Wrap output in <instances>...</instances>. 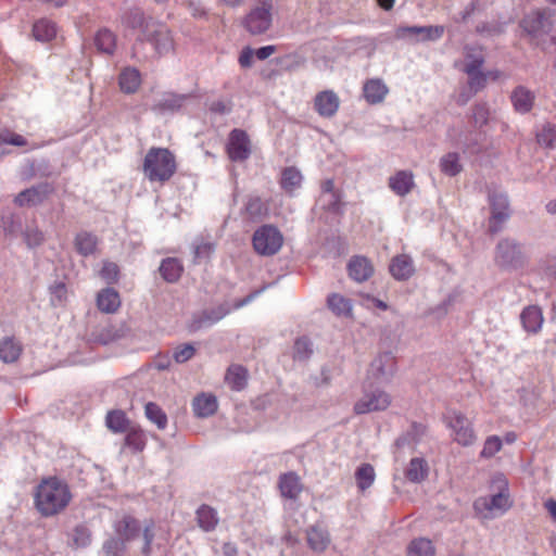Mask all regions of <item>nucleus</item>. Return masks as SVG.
I'll use <instances>...</instances> for the list:
<instances>
[{"instance_id": "obj_1", "label": "nucleus", "mask_w": 556, "mask_h": 556, "mask_svg": "<svg viewBox=\"0 0 556 556\" xmlns=\"http://www.w3.org/2000/svg\"><path fill=\"white\" fill-rule=\"evenodd\" d=\"M71 500L67 485L56 478L43 480L37 488L35 503L43 516H52L64 509Z\"/></svg>"}, {"instance_id": "obj_2", "label": "nucleus", "mask_w": 556, "mask_h": 556, "mask_svg": "<svg viewBox=\"0 0 556 556\" xmlns=\"http://www.w3.org/2000/svg\"><path fill=\"white\" fill-rule=\"evenodd\" d=\"M176 169L174 155L163 148H152L149 150L143 162L144 176L150 181H166Z\"/></svg>"}, {"instance_id": "obj_3", "label": "nucleus", "mask_w": 556, "mask_h": 556, "mask_svg": "<svg viewBox=\"0 0 556 556\" xmlns=\"http://www.w3.org/2000/svg\"><path fill=\"white\" fill-rule=\"evenodd\" d=\"M494 482L498 483V491L492 495L480 496L473 503L475 511L484 519L500 517L511 506L507 481L503 477H497Z\"/></svg>"}, {"instance_id": "obj_4", "label": "nucleus", "mask_w": 556, "mask_h": 556, "mask_svg": "<svg viewBox=\"0 0 556 556\" xmlns=\"http://www.w3.org/2000/svg\"><path fill=\"white\" fill-rule=\"evenodd\" d=\"M154 525L152 522L141 527L140 522L130 516H124L115 523V530L124 541H131L141 538L143 545L142 556H148L151 548V542L154 539Z\"/></svg>"}, {"instance_id": "obj_5", "label": "nucleus", "mask_w": 556, "mask_h": 556, "mask_svg": "<svg viewBox=\"0 0 556 556\" xmlns=\"http://www.w3.org/2000/svg\"><path fill=\"white\" fill-rule=\"evenodd\" d=\"M445 426L451 430L455 442L463 446H471L477 441L472 422L460 410L448 408L443 415Z\"/></svg>"}, {"instance_id": "obj_6", "label": "nucleus", "mask_w": 556, "mask_h": 556, "mask_svg": "<svg viewBox=\"0 0 556 556\" xmlns=\"http://www.w3.org/2000/svg\"><path fill=\"white\" fill-rule=\"evenodd\" d=\"M494 261L502 269H518L522 267L526 262L523 248L514 239H502L496 245Z\"/></svg>"}, {"instance_id": "obj_7", "label": "nucleus", "mask_w": 556, "mask_h": 556, "mask_svg": "<svg viewBox=\"0 0 556 556\" xmlns=\"http://www.w3.org/2000/svg\"><path fill=\"white\" fill-rule=\"evenodd\" d=\"M282 244L283 236L275 226L264 225L253 235V247L260 255L271 256L279 252Z\"/></svg>"}, {"instance_id": "obj_8", "label": "nucleus", "mask_w": 556, "mask_h": 556, "mask_svg": "<svg viewBox=\"0 0 556 556\" xmlns=\"http://www.w3.org/2000/svg\"><path fill=\"white\" fill-rule=\"evenodd\" d=\"M141 40L151 43L159 55L167 54L174 49L170 30L152 18L146 23Z\"/></svg>"}, {"instance_id": "obj_9", "label": "nucleus", "mask_w": 556, "mask_h": 556, "mask_svg": "<svg viewBox=\"0 0 556 556\" xmlns=\"http://www.w3.org/2000/svg\"><path fill=\"white\" fill-rule=\"evenodd\" d=\"M271 8L268 1L253 8L243 21L244 28L253 36L265 34L273 23Z\"/></svg>"}, {"instance_id": "obj_10", "label": "nucleus", "mask_w": 556, "mask_h": 556, "mask_svg": "<svg viewBox=\"0 0 556 556\" xmlns=\"http://www.w3.org/2000/svg\"><path fill=\"white\" fill-rule=\"evenodd\" d=\"M553 24L554 16L551 10L532 12L521 21L522 28L533 36L549 34Z\"/></svg>"}, {"instance_id": "obj_11", "label": "nucleus", "mask_w": 556, "mask_h": 556, "mask_svg": "<svg viewBox=\"0 0 556 556\" xmlns=\"http://www.w3.org/2000/svg\"><path fill=\"white\" fill-rule=\"evenodd\" d=\"M391 403L390 395L379 389L366 391L363 396L355 403L354 410L356 414H367L388 408Z\"/></svg>"}, {"instance_id": "obj_12", "label": "nucleus", "mask_w": 556, "mask_h": 556, "mask_svg": "<svg viewBox=\"0 0 556 556\" xmlns=\"http://www.w3.org/2000/svg\"><path fill=\"white\" fill-rule=\"evenodd\" d=\"M491 218L489 223V230L496 233L501 230L502 224L509 217L508 199L503 193L490 194Z\"/></svg>"}, {"instance_id": "obj_13", "label": "nucleus", "mask_w": 556, "mask_h": 556, "mask_svg": "<svg viewBox=\"0 0 556 556\" xmlns=\"http://www.w3.org/2000/svg\"><path fill=\"white\" fill-rule=\"evenodd\" d=\"M227 151L232 161H243L249 157L250 141L243 130L235 129L230 132Z\"/></svg>"}, {"instance_id": "obj_14", "label": "nucleus", "mask_w": 556, "mask_h": 556, "mask_svg": "<svg viewBox=\"0 0 556 556\" xmlns=\"http://www.w3.org/2000/svg\"><path fill=\"white\" fill-rule=\"evenodd\" d=\"M231 308L226 305L222 304L217 307L206 309L202 312L199 316L194 317L193 323L191 325L192 330H200L202 328H208L216 324L217 321L222 320L225 316H227L230 313Z\"/></svg>"}, {"instance_id": "obj_15", "label": "nucleus", "mask_w": 556, "mask_h": 556, "mask_svg": "<svg viewBox=\"0 0 556 556\" xmlns=\"http://www.w3.org/2000/svg\"><path fill=\"white\" fill-rule=\"evenodd\" d=\"M340 100L338 96L330 90L319 92L315 97L314 106L323 117L333 116L339 109Z\"/></svg>"}, {"instance_id": "obj_16", "label": "nucleus", "mask_w": 556, "mask_h": 556, "mask_svg": "<svg viewBox=\"0 0 556 556\" xmlns=\"http://www.w3.org/2000/svg\"><path fill=\"white\" fill-rule=\"evenodd\" d=\"M394 359L390 354L379 355L371 362L368 374L376 381H383L392 375Z\"/></svg>"}, {"instance_id": "obj_17", "label": "nucleus", "mask_w": 556, "mask_h": 556, "mask_svg": "<svg viewBox=\"0 0 556 556\" xmlns=\"http://www.w3.org/2000/svg\"><path fill=\"white\" fill-rule=\"evenodd\" d=\"M520 320L527 332L538 333L544 321L542 309L536 305L527 306L520 314Z\"/></svg>"}, {"instance_id": "obj_18", "label": "nucleus", "mask_w": 556, "mask_h": 556, "mask_svg": "<svg viewBox=\"0 0 556 556\" xmlns=\"http://www.w3.org/2000/svg\"><path fill=\"white\" fill-rule=\"evenodd\" d=\"M306 540L308 546L317 553L324 552L330 543L328 531L319 525L312 526L307 529Z\"/></svg>"}, {"instance_id": "obj_19", "label": "nucleus", "mask_w": 556, "mask_h": 556, "mask_svg": "<svg viewBox=\"0 0 556 556\" xmlns=\"http://www.w3.org/2000/svg\"><path fill=\"white\" fill-rule=\"evenodd\" d=\"M28 222L20 214L8 213L1 218V228L7 237H21Z\"/></svg>"}, {"instance_id": "obj_20", "label": "nucleus", "mask_w": 556, "mask_h": 556, "mask_svg": "<svg viewBox=\"0 0 556 556\" xmlns=\"http://www.w3.org/2000/svg\"><path fill=\"white\" fill-rule=\"evenodd\" d=\"M190 98L186 94L164 93L155 103V110L166 113L176 112L184 106Z\"/></svg>"}, {"instance_id": "obj_21", "label": "nucleus", "mask_w": 556, "mask_h": 556, "mask_svg": "<svg viewBox=\"0 0 556 556\" xmlns=\"http://www.w3.org/2000/svg\"><path fill=\"white\" fill-rule=\"evenodd\" d=\"M97 304L101 312L108 314L114 313L121 305L119 294L112 288L103 289L98 294Z\"/></svg>"}, {"instance_id": "obj_22", "label": "nucleus", "mask_w": 556, "mask_h": 556, "mask_svg": "<svg viewBox=\"0 0 556 556\" xmlns=\"http://www.w3.org/2000/svg\"><path fill=\"white\" fill-rule=\"evenodd\" d=\"M511 102L517 112L525 114L532 109L534 94L527 88L519 86L511 93Z\"/></svg>"}, {"instance_id": "obj_23", "label": "nucleus", "mask_w": 556, "mask_h": 556, "mask_svg": "<svg viewBox=\"0 0 556 556\" xmlns=\"http://www.w3.org/2000/svg\"><path fill=\"white\" fill-rule=\"evenodd\" d=\"M349 274L356 281L367 280L372 274V267L365 257H354L349 263Z\"/></svg>"}, {"instance_id": "obj_24", "label": "nucleus", "mask_w": 556, "mask_h": 556, "mask_svg": "<svg viewBox=\"0 0 556 556\" xmlns=\"http://www.w3.org/2000/svg\"><path fill=\"white\" fill-rule=\"evenodd\" d=\"M390 271L399 280L407 279L414 271L412 258L405 254L394 257L390 265Z\"/></svg>"}, {"instance_id": "obj_25", "label": "nucleus", "mask_w": 556, "mask_h": 556, "mask_svg": "<svg viewBox=\"0 0 556 556\" xmlns=\"http://www.w3.org/2000/svg\"><path fill=\"white\" fill-rule=\"evenodd\" d=\"M192 406L198 417L206 418L216 412L217 400L213 395L202 394L193 400Z\"/></svg>"}, {"instance_id": "obj_26", "label": "nucleus", "mask_w": 556, "mask_h": 556, "mask_svg": "<svg viewBox=\"0 0 556 556\" xmlns=\"http://www.w3.org/2000/svg\"><path fill=\"white\" fill-rule=\"evenodd\" d=\"M159 270L165 281L173 283L180 278L184 267L177 258L167 257L163 260Z\"/></svg>"}, {"instance_id": "obj_27", "label": "nucleus", "mask_w": 556, "mask_h": 556, "mask_svg": "<svg viewBox=\"0 0 556 556\" xmlns=\"http://www.w3.org/2000/svg\"><path fill=\"white\" fill-rule=\"evenodd\" d=\"M279 488L282 496L292 500L296 498L302 491L300 479L293 472L286 473L280 478Z\"/></svg>"}, {"instance_id": "obj_28", "label": "nucleus", "mask_w": 556, "mask_h": 556, "mask_svg": "<svg viewBox=\"0 0 556 556\" xmlns=\"http://www.w3.org/2000/svg\"><path fill=\"white\" fill-rule=\"evenodd\" d=\"M387 93L388 88L380 79H370L364 85V97L369 103L381 102Z\"/></svg>"}, {"instance_id": "obj_29", "label": "nucleus", "mask_w": 556, "mask_h": 556, "mask_svg": "<svg viewBox=\"0 0 556 556\" xmlns=\"http://www.w3.org/2000/svg\"><path fill=\"white\" fill-rule=\"evenodd\" d=\"M141 84L140 73L134 67H126L119 75V86L125 93H134Z\"/></svg>"}, {"instance_id": "obj_30", "label": "nucleus", "mask_w": 556, "mask_h": 556, "mask_svg": "<svg viewBox=\"0 0 556 556\" xmlns=\"http://www.w3.org/2000/svg\"><path fill=\"white\" fill-rule=\"evenodd\" d=\"M390 188L399 195H405L414 186V176L412 173L399 172L390 178Z\"/></svg>"}, {"instance_id": "obj_31", "label": "nucleus", "mask_w": 556, "mask_h": 556, "mask_svg": "<svg viewBox=\"0 0 556 556\" xmlns=\"http://www.w3.org/2000/svg\"><path fill=\"white\" fill-rule=\"evenodd\" d=\"M98 239L94 235L81 231L75 238L76 251L83 256L92 255L97 250Z\"/></svg>"}, {"instance_id": "obj_32", "label": "nucleus", "mask_w": 556, "mask_h": 556, "mask_svg": "<svg viewBox=\"0 0 556 556\" xmlns=\"http://www.w3.org/2000/svg\"><path fill=\"white\" fill-rule=\"evenodd\" d=\"M22 352V346L13 338H3L0 340V359L4 363L15 362Z\"/></svg>"}, {"instance_id": "obj_33", "label": "nucleus", "mask_w": 556, "mask_h": 556, "mask_svg": "<svg viewBox=\"0 0 556 556\" xmlns=\"http://www.w3.org/2000/svg\"><path fill=\"white\" fill-rule=\"evenodd\" d=\"M197 520L199 527L206 532L214 530L219 521L216 510L207 505L197 510Z\"/></svg>"}, {"instance_id": "obj_34", "label": "nucleus", "mask_w": 556, "mask_h": 556, "mask_svg": "<svg viewBox=\"0 0 556 556\" xmlns=\"http://www.w3.org/2000/svg\"><path fill=\"white\" fill-rule=\"evenodd\" d=\"M33 35L38 41H50L56 35V26L53 22L42 18L34 24Z\"/></svg>"}, {"instance_id": "obj_35", "label": "nucleus", "mask_w": 556, "mask_h": 556, "mask_svg": "<svg viewBox=\"0 0 556 556\" xmlns=\"http://www.w3.org/2000/svg\"><path fill=\"white\" fill-rule=\"evenodd\" d=\"M281 188L288 192L293 193L296 189L301 187L302 184V175L300 170L294 167H287L283 169L281 174Z\"/></svg>"}, {"instance_id": "obj_36", "label": "nucleus", "mask_w": 556, "mask_h": 556, "mask_svg": "<svg viewBox=\"0 0 556 556\" xmlns=\"http://www.w3.org/2000/svg\"><path fill=\"white\" fill-rule=\"evenodd\" d=\"M21 237H23L25 244L29 249L40 247L45 241L43 232L37 227L34 220L26 224L25 230Z\"/></svg>"}, {"instance_id": "obj_37", "label": "nucleus", "mask_w": 556, "mask_h": 556, "mask_svg": "<svg viewBox=\"0 0 556 556\" xmlns=\"http://www.w3.org/2000/svg\"><path fill=\"white\" fill-rule=\"evenodd\" d=\"M94 45L99 51L112 54L116 47V39L114 34L109 29H101L94 37Z\"/></svg>"}, {"instance_id": "obj_38", "label": "nucleus", "mask_w": 556, "mask_h": 556, "mask_svg": "<svg viewBox=\"0 0 556 556\" xmlns=\"http://www.w3.org/2000/svg\"><path fill=\"white\" fill-rule=\"evenodd\" d=\"M375 478V469L370 464H362L355 471L356 484L361 491L370 488Z\"/></svg>"}, {"instance_id": "obj_39", "label": "nucleus", "mask_w": 556, "mask_h": 556, "mask_svg": "<svg viewBox=\"0 0 556 556\" xmlns=\"http://www.w3.org/2000/svg\"><path fill=\"white\" fill-rule=\"evenodd\" d=\"M328 307L338 316H350L352 312L351 301L338 293L328 296Z\"/></svg>"}, {"instance_id": "obj_40", "label": "nucleus", "mask_w": 556, "mask_h": 556, "mask_svg": "<svg viewBox=\"0 0 556 556\" xmlns=\"http://www.w3.org/2000/svg\"><path fill=\"white\" fill-rule=\"evenodd\" d=\"M226 381L232 390H242L247 383V370L239 365L229 367L226 374Z\"/></svg>"}, {"instance_id": "obj_41", "label": "nucleus", "mask_w": 556, "mask_h": 556, "mask_svg": "<svg viewBox=\"0 0 556 556\" xmlns=\"http://www.w3.org/2000/svg\"><path fill=\"white\" fill-rule=\"evenodd\" d=\"M440 166L442 172L448 176H456L463 169L459 155L455 152L445 154L440 161Z\"/></svg>"}, {"instance_id": "obj_42", "label": "nucleus", "mask_w": 556, "mask_h": 556, "mask_svg": "<svg viewBox=\"0 0 556 556\" xmlns=\"http://www.w3.org/2000/svg\"><path fill=\"white\" fill-rule=\"evenodd\" d=\"M147 418L155 424L159 429H164L167 425L165 413L154 403H148L144 407Z\"/></svg>"}, {"instance_id": "obj_43", "label": "nucleus", "mask_w": 556, "mask_h": 556, "mask_svg": "<svg viewBox=\"0 0 556 556\" xmlns=\"http://www.w3.org/2000/svg\"><path fill=\"white\" fill-rule=\"evenodd\" d=\"M106 426L114 432H124L127 430V418L122 410L110 412L106 416Z\"/></svg>"}, {"instance_id": "obj_44", "label": "nucleus", "mask_w": 556, "mask_h": 556, "mask_svg": "<svg viewBox=\"0 0 556 556\" xmlns=\"http://www.w3.org/2000/svg\"><path fill=\"white\" fill-rule=\"evenodd\" d=\"M125 446L134 452H140L146 446V437L140 429H130L125 437Z\"/></svg>"}, {"instance_id": "obj_45", "label": "nucleus", "mask_w": 556, "mask_h": 556, "mask_svg": "<svg viewBox=\"0 0 556 556\" xmlns=\"http://www.w3.org/2000/svg\"><path fill=\"white\" fill-rule=\"evenodd\" d=\"M42 200V197H41V192L39 189L37 188H29V189H26L22 192H20L16 197H15V203L20 206H23V205H35L39 202H41Z\"/></svg>"}, {"instance_id": "obj_46", "label": "nucleus", "mask_w": 556, "mask_h": 556, "mask_svg": "<svg viewBox=\"0 0 556 556\" xmlns=\"http://www.w3.org/2000/svg\"><path fill=\"white\" fill-rule=\"evenodd\" d=\"M536 139L540 146L553 148L556 142V127L551 124H545L538 132Z\"/></svg>"}, {"instance_id": "obj_47", "label": "nucleus", "mask_w": 556, "mask_h": 556, "mask_svg": "<svg viewBox=\"0 0 556 556\" xmlns=\"http://www.w3.org/2000/svg\"><path fill=\"white\" fill-rule=\"evenodd\" d=\"M90 531L85 526H77L71 535V543L75 547H85L90 543Z\"/></svg>"}, {"instance_id": "obj_48", "label": "nucleus", "mask_w": 556, "mask_h": 556, "mask_svg": "<svg viewBox=\"0 0 556 556\" xmlns=\"http://www.w3.org/2000/svg\"><path fill=\"white\" fill-rule=\"evenodd\" d=\"M215 247L211 242H200L193 244V262L202 263L206 261L214 252Z\"/></svg>"}, {"instance_id": "obj_49", "label": "nucleus", "mask_w": 556, "mask_h": 556, "mask_svg": "<svg viewBox=\"0 0 556 556\" xmlns=\"http://www.w3.org/2000/svg\"><path fill=\"white\" fill-rule=\"evenodd\" d=\"M312 352V343L307 338H300L295 341L293 349L295 359L305 361Z\"/></svg>"}, {"instance_id": "obj_50", "label": "nucleus", "mask_w": 556, "mask_h": 556, "mask_svg": "<svg viewBox=\"0 0 556 556\" xmlns=\"http://www.w3.org/2000/svg\"><path fill=\"white\" fill-rule=\"evenodd\" d=\"M502 448V440L497 435L488 437L483 448L481 451V457L490 458L494 456Z\"/></svg>"}, {"instance_id": "obj_51", "label": "nucleus", "mask_w": 556, "mask_h": 556, "mask_svg": "<svg viewBox=\"0 0 556 556\" xmlns=\"http://www.w3.org/2000/svg\"><path fill=\"white\" fill-rule=\"evenodd\" d=\"M150 18H146L143 13L139 9L131 10L125 16V23L131 28H141L144 29L146 23L149 22Z\"/></svg>"}, {"instance_id": "obj_52", "label": "nucleus", "mask_w": 556, "mask_h": 556, "mask_svg": "<svg viewBox=\"0 0 556 556\" xmlns=\"http://www.w3.org/2000/svg\"><path fill=\"white\" fill-rule=\"evenodd\" d=\"M472 118L477 126L482 127L489 122L490 118H493V116L486 104L482 103L475 106Z\"/></svg>"}, {"instance_id": "obj_53", "label": "nucleus", "mask_w": 556, "mask_h": 556, "mask_svg": "<svg viewBox=\"0 0 556 556\" xmlns=\"http://www.w3.org/2000/svg\"><path fill=\"white\" fill-rule=\"evenodd\" d=\"M468 76H469L470 88L473 89L475 92H477L484 86V83H485L488 76L492 77L493 79H496L498 76V73L497 72H494V73L489 72L488 74H483L480 71V72L468 74Z\"/></svg>"}, {"instance_id": "obj_54", "label": "nucleus", "mask_w": 556, "mask_h": 556, "mask_svg": "<svg viewBox=\"0 0 556 556\" xmlns=\"http://www.w3.org/2000/svg\"><path fill=\"white\" fill-rule=\"evenodd\" d=\"M105 556H124V540L110 539L103 544Z\"/></svg>"}, {"instance_id": "obj_55", "label": "nucleus", "mask_w": 556, "mask_h": 556, "mask_svg": "<svg viewBox=\"0 0 556 556\" xmlns=\"http://www.w3.org/2000/svg\"><path fill=\"white\" fill-rule=\"evenodd\" d=\"M443 26H419V40L434 41L442 37Z\"/></svg>"}, {"instance_id": "obj_56", "label": "nucleus", "mask_w": 556, "mask_h": 556, "mask_svg": "<svg viewBox=\"0 0 556 556\" xmlns=\"http://www.w3.org/2000/svg\"><path fill=\"white\" fill-rule=\"evenodd\" d=\"M194 353H195V349L192 344H184V345L176 348V350L174 352V359L177 363L182 364V363H186L187 361H189L190 358H192Z\"/></svg>"}, {"instance_id": "obj_57", "label": "nucleus", "mask_w": 556, "mask_h": 556, "mask_svg": "<svg viewBox=\"0 0 556 556\" xmlns=\"http://www.w3.org/2000/svg\"><path fill=\"white\" fill-rule=\"evenodd\" d=\"M51 303L54 306H60L66 299V287L62 282H58L50 288Z\"/></svg>"}, {"instance_id": "obj_58", "label": "nucleus", "mask_w": 556, "mask_h": 556, "mask_svg": "<svg viewBox=\"0 0 556 556\" xmlns=\"http://www.w3.org/2000/svg\"><path fill=\"white\" fill-rule=\"evenodd\" d=\"M0 144L2 148H4V144H12L15 147H23L26 144V140L23 136L11 132V131H3L0 134Z\"/></svg>"}, {"instance_id": "obj_59", "label": "nucleus", "mask_w": 556, "mask_h": 556, "mask_svg": "<svg viewBox=\"0 0 556 556\" xmlns=\"http://www.w3.org/2000/svg\"><path fill=\"white\" fill-rule=\"evenodd\" d=\"M245 211L251 217H258L264 212V204L257 197L250 198L245 204Z\"/></svg>"}, {"instance_id": "obj_60", "label": "nucleus", "mask_w": 556, "mask_h": 556, "mask_svg": "<svg viewBox=\"0 0 556 556\" xmlns=\"http://www.w3.org/2000/svg\"><path fill=\"white\" fill-rule=\"evenodd\" d=\"M118 275V267L115 263L105 262L103 264V267L100 271V276L102 279H104L106 282H113L117 279Z\"/></svg>"}, {"instance_id": "obj_61", "label": "nucleus", "mask_w": 556, "mask_h": 556, "mask_svg": "<svg viewBox=\"0 0 556 556\" xmlns=\"http://www.w3.org/2000/svg\"><path fill=\"white\" fill-rule=\"evenodd\" d=\"M482 63H483L482 54H480V53L477 55L468 54L467 59H466L464 71L467 74L480 72V67L482 66Z\"/></svg>"}, {"instance_id": "obj_62", "label": "nucleus", "mask_w": 556, "mask_h": 556, "mask_svg": "<svg viewBox=\"0 0 556 556\" xmlns=\"http://www.w3.org/2000/svg\"><path fill=\"white\" fill-rule=\"evenodd\" d=\"M340 198L337 192H332L331 198H325V194H320L318 199V203L323 206V208L331 212H337L339 210Z\"/></svg>"}, {"instance_id": "obj_63", "label": "nucleus", "mask_w": 556, "mask_h": 556, "mask_svg": "<svg viewBox=\"0 0 556 556\" xmlns=\"http://www.w3.org/2000/svg\"><path fill=\"white\" fill-rule=\"evenodd\" d=\"M362 298H363L362 304L364 306H366L367 308H378L381 311H386L388 307L383 301L376 299L369 294H364V295H362Z\"/></svg>"}, {"instance_id": "obj_64", "label": "nucleus", "mask_w": 556, "mask_h": 556, "mask_svg": "<svg viewBox=\"0 0 556 556\" xmlns=\"http://www.w3.org/2000/svg\"><path fill=\"white\" fill-rule=\"evenodd\" d=\"M435 547L428 539H419V556H434Z\"/></svg>"}]
</instances>
